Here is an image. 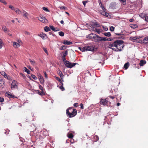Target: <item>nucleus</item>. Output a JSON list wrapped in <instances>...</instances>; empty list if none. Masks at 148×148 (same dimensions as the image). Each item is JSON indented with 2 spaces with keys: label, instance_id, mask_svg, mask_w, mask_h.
I'll list each match as a JSON object with an SVG mask.
<instances>
[{
  "label": "nucleus",
  "instance_id": "obj_1",
  "mask_svg": "<svg viewBox=\"0 0 148 148\" xmlns=\"http://www.w3.org/2000/svg\"><path fill=\"white\" fill-rule=\"evenodd\" d=\"M116 47L115 48V51H120L124 47L123 41L122 40H117Z\"/></svg>",
  "mask_w": 148,
  "mask_h": 148
},
{
  "label": "nucleus",
  "instance_id": "obj_2",
  "mask_svg": "<svg viewBox=\"0 0 148 148\" xmlns=\"http://www.w3.org/2000/svg\"><path fill=\"white\" fill-rule=\"evenodd\" d=\"M117 40L113 42H110L108 46V48L115 51V48L116 47Z\"/></svg>",
  "mask_w": 148,
  "mask_h": 148
},
{
  "label": "nucleus",
  "instance_id": "obj_3",
  "mask_svg": "<svg viewBox=\"0 0 148 148\" xmlns=\"http://www.w3.org/2000/svg\"><path fill=\"white\" fill-rule=\"evenodd\" d=\"M64 63L65 64L66 67L70 68H71L75 66L76 64H78L77 63H71L68 60L65 61Z\"/></svg>",
  "mask_w": 148,
  "mask_h": 148
},
{
  "label": "nucleus",
  "instance_id": "obj_4",
  "mask_svg": "<svg viewBox=\"0 0 148 148\" xmlns=\"http://www.w3.org/2000/svg\"><path fill=\"white\" fill-rule=\"evenodd\" d=\"M77 114V110L76 109L73 110V111L67 114V116L69 118L75 116Z\"/></svg>",
  "mask_w": 148,
  "mask_h": 148
},
{
  "label": "nucleus",
  "instance_id": "obj_5",
  "mask_svg": "<svg viewBox=\"0 0 148 148\" xmlns=\"http://www.w3.org/2000/svg\"><path fill=\"white\" fill-rule=\"evenodd\" d=\"M38 19L41 22L43 23H47L48 22V20L44 16H40L38 18Z\"/></svg>",
  "mask_w": 148,
  "mask_h": 148
},
{
  "label": "nucleus",
  "instance_id": "obj_6",
  "mask_svg": "<svg viewBox=\"0 0 148 148\" xmlns=\"http://www.w3.org/2000/svg\"><path fill=\"white\" fill-rule=\"evenodd\" d=\"M95 35L92 41L95 42H100V38H101V37L96 34H95Z\"/></svg>",
  "mask_w": 148,
  "mask_h": 148
},
{
  "label": "nucleus",
  "instance_id": "obj_7",
  "mask_svg": "<svg viewBox=\"0 0 148 148\" xmlns=\"http://www.w3.org/2000/svg\"><path fill=\"white\" fill-rule=\"evenodd\" d=\"M100 103L101 104L103 105L104 106H108V102L106 99H101L100 100Z\"/></svg>",
  "mask_w": 148,
  "mask_h": 148
},
{
  "label": "nucleus",
  "instance_id": "obj_8",
  "mask_svg": "<svg viewBox=\"0 0 148 148\" xmlns=\"http://www.w3.org/2000/svg\"><path fill=\"white\" fill-rule=\"evenodd\" d=\"M68 55V50H66L65 51V52L63 53L62 57V59L64 62H65V61H67L66 60L65 57Z\"/></svg>",
  "mask_w": 148,
  "mask_h": 148
},
{
  "label": "nucleus",
  "instance_id": "obj_9",
  "mask_svg": "<svg viewBox=\"0 0 148 148\" xmlns=\"http://www.w3.org/2000/svg\"><path fill=\"white\" fill-rule=\"evenodd\" d=\"M39 79L40 81V83L43 84H44V80L42 76L40 74H39L38 75Z\"/></svg>",
  "mask_w": 148,
  "mask_h": 148
},
{
  "label": "nucleus",
  "instance_id": "obj_10",
  "mask_svg": "<svg viewBox=\"0 0 148 148\" xmlns=\"http://www.w3.org/2000/svg\"><path fill=\"white\" fill-rule=\"evenodd\" d=\"M17 82L15 80H14L11 84V87L12 88H15L16 87H17L16 85Z\"/></svg>",
  "mask_w": 148,
  "mask_h": 148
},
{
  "label": "nucleus",
  "instance_id": "obj_11",
  "mask_svg": "<svg viewBox=\"0 0 148 148\" xmlns=\"http://www.w3.org/2000/svg\"><path fill=\"white\" fill-rule=\"evenodd\" d=\"M38 36L41 37L43 40L45 39H46L45 38V37H47V35L43 33L38 34Z\"/></svg>",
  "mask_w": 148,
  "mask_h": 148
},
{
  "label": "nucleus",
  "instance_id": "obj_12",
  "mask_svg": "<svg viewBox=\"0 0 148 148\" xmlns=\"http://www.w3.org/2000/svg\"><path fill=\"white\" fill-rule=\"evenodd\" d=\"M95 35V34L91 33L86 36V38H88L92 40L94 36Z\"/></svg>",
  "mask_w": 148,
  "mask_h": 148
},
{
  "label": "nucleus",
  "instance_id": "obj_13",
  "mask_svg": "<svg viewBox=\"0 0 148 148\" xmlns=\"http://www.w3.org/2000/svg\"><path fill=\"white\" fill-rule=\"evenodd\" d=\"M8 97L9 98H16V97L14 96V95H12L11 92H8L6 93Z\"/></svg>",
  "mask_w": 148,
  "mask_h": 148
},
{
  "label": "nucleus",
  "instance_id": "obj_14",
  "mask_svg": "<svg viewBox=\"0 0 148 148\" xmlns=\"http://www.w3.org/2000/svg\"><path fill=\"white\" fill-rule=\"evenodd\" d=\"M73 110H75V109L73 108L72 107H70L67 109L66 110V113L67 115L72 112Z\"/></svg>",
  "mask_w": 148,
  "mask_h": 148
},
{
  "label": "nucleus",
  "instance_id": "obj_15",
  "mask_svg": "<svg viewBox=\"0 0 148 148\" xmlns=\"http://www.w3.org/2000/svg\"><path fill=\"white\" fill-rule=\"evenodd\" d=\"M86 51H92L94 49V48L92 46H86Z\"/></svg>",
  "mask_w": 148,
  "mask_h": 148
},
{
  "label": "nucleus",
  "instance_id": "obj_16",
  "mask_svg": "<svg viewBox=\"0 0 148 148\" xmlns=\"http://www.w3.org/2000/svg\"><path fill=\"white\" fill-rule=\"evenodd\" d=\"M116 34L118 36H120L118 38L119 39H123L125 37L123 36V34L121 33H116Z\"/></svg>",
  "mask_w": 148,
  "mask_h": 148
},
{
  "label": "nucleus",
  "instance_id": "obj_17",
  "mask_svg": "<svg viewBox=\"0 0 148 148\" xmlns=\"http://www.w3.org/2000/svg\"><path fill=\"white\" fill-rule=\"evenodd\" d=\"M146 63V61L145 60H142L140 61L139 65L140 66H143Z\"/></svg>",
  "mask_w": 148,
  "mask_h": 148
},
{
  "label": "nucleus",
  "instance_id": "obj_18",
  "mask_svg": "<svg viewBox=\"0 0 148 148\" xmlns=\"http://www.w3.org/2000/svg\"><path fill=\"white\" fill-rule=\"evenodd\" d=\"M92 139L93 142H94L97 141L99 140V138L97 136L95 135L93 137Z\"/></svg>",
  "mask_w": 148,
  "mask_h": 148
},
{
  "label": "nucleus",
  "instance_id": "obj_19",
  "mask_svg": "<svg viewBox=\"0 0 148 148\" xmlns=\"http://www.w3.org/2000/svg\"><path fill=\"white\" fill-rule=\"evenodd\" d=\"M62 43L65 45H70L72 44L73 43L72 42L69 41L68 40H66L63 42H62Z\"/></svg>",
  "mask_w": 148,
  "mask_h": 148
},
{
  "label": "nucleus",
  "instance_id": "obj_20",
  "mask_svg": "<svg viewBox=\"0 0 148 148\" xmlns=\"http://www.w3.org/2000/svg\"><path fill=\"white\" fill-rule=\"evenodd\" d=\"M13 46L15 48H17L18 47L20 46V45L18 43L14 42L13 43Z\"/></svg>",
  "mask_w": 148,
  "mask_h": 148
},
{
  "label": "nucleus",
  "instance_id": "obj_21",
  "mask_svg": "<svg viewBox=\"0 0 148 148\" xmlns=\"http://www.w3.org/2000/svg\"><path fill=\"white\" fill-rule=\"evenodd\" d=\"M50 28L54 31H57L59 30V29H58V28L56 29L53 26L50 25L49 26Z\"/></svg>",
  "mask_w": 148,
  "mask_h": 148
},
{
  "label": "nucleus",
  "instance_id": "obj_22",
  "mask_svg": "<svg viewBox=\"0 0 148 148\" xmlns=\"http://www.w3.org/2000/svg\"><path fill=\"white\" fill-rule=\"evenodd\" d=\"M23 16L24 17H25L27 18H28V14L26 11H25L23 10Z\"/></svg>",
  "mask_w": 148,
  "mask_h": 148
},
{
  "label": "nucleus",
  "instance_id": "obj_23",
  "mask_svg": "<svg viewBox=\"0 0 148 148\" xmlns=\"http://www.w3.org/2000/svg\"><path fill=\"white\" fill-rule=\"evenodd\" d=\"M67 136L69 138H73L74 137V135L71 133H68L67 134Z\"/></svg>",
  "mask_w": 148,
  "mask_h": 148
},
{
  "label": "nucleus",
  "instance_id": "obj_24",
  "mask_svg": "<svg viewBox=\"0 0 148 148\" xmlns=\"http://www.w3.org/2000/svg\"><path fill=\"white\" fill-rule=\"evenodd\" d=\"M130 65L129 63L128 62H127L125 64L124 66V68L125 69H127L129 67Z\"/></svg>",
  "mask_w": 148,
  "mask_h": 148
},
{
  "label": "nucleus",
  "instance_id": "obj_25",
  "mask_svg": "<svg viewBox=\"0 0 148 148\" xmlns=\"http://www.w3.org/2000/svg\"><path fill=\"white\" fill-rule=\"evenodd\" d=\"M79 49L82 52L86 51V46L83 47H79Z\"/></svg>",
  "mask_w": 148,
  "mask_h": 148
},
{
  "label": "nucleus",
  "instance_id": "obj_26",
  "mask_svg": "<svg viewBox=\"0 0 148 148\" xmlns=\"http://www.w3.org/2000/svg\"><path fill=\"white\" fill-rule=\"evenodd\" d=\"M38 94L42 96L45 95V93L44 92V91H41L38 90Z\"/></svg>",
  "mask_w": 148,
  "mask_h": 148
},
{
  "label": "nucleus",
  "instance_id": "obj_27",
  "mask_svg": "<svg viewBox=\"0 0 148 148\" xmlns=\"http://www.w3.org/2000/svg\"><path fill=\"white\" fill-rule=\"evenodd\" d=\"M15 12L18 14H20L21 13V11L18 8L15 9Z\"/></svg>",
  "mask_w": 148,
  "mask_h": 148
},
{
  "label": "nucleus",
  "instance_id": "obj_28",
  "mask_svg": "<svg viewBox=\"0 0 148 148\" xmlns=\"http://www.w3.org/2000/svg\"><path fill=\"white\" fill-rule=\"evenodd\" d=\"M4 84V81L0 78V88L3 86Z\"/></svg>",
  "mask_w": 148,
  "mask_h": 148
},
{
  "label": "nucleus",
  "instance_id": "obj_29",
  "mask_svg": "<svg viewBox=\"0 0 148 148\" xmlns=\"http://www.w3.org/2000/svg\"><path fill=\"white\" fill-rule=\"evenodd\" d=\"M93 25L95 26L96 27H101L100 24L97 22L93 24Z\"/></svg>",
  "mask_w": 148,
  "mask_h": 148
},
{
  "label": "nucleus",
  "instance_id": "obj_30",
  "mask_svg": "<svg viewBox=\"0 0 148 148\" xmlns=\"http://www.w3.org/2000/svg\"><path fill=\"white\" fill-rule=\"evenodd\" d=\"M1 74L2 75L4 76L5 78L6 77H7V75L5 73V72L3 71H2L1 72Z\"/></svg>",
  "mask_w": 148,
  "mask_h": 148
},
{
  "label": "nucleus",
  "instance_id": "obj_31",
  "mask_svg": "<svg viewBox=\"0 0 148 148\" xmlns=\"http://www.w3.org/2000/svg\"><path fill=\"white\" fill-rule=\"evenodd\" d=\"M138 42L141 43V44H145L147 43V42H145L143 40H138Z\"/></svg>",
  "mask_w": 148,
  "mask_h": 148
},
{
  "label": "nucleus",
  "instance_id": "obj_32",
  "mask_svg": "<svg viewBox=\"0 0 148 148\" xmlns=\"http://www.w3.org/2000/svg\"><path fill=\"white\" fill-rule=\"evenodd\" d=\"M2 28L3 30L4 31L8 32L9 31L5 26H2Z\"/></svg>",
  "mask_w": 148,
  "mask_h": 148
},
{
  "label": "nucleus",
  "instance_id": "obj_33",
  "mask_svg": "<svg viewBox=\"0 0 148 148\" xmlns=\"http://www.w3.org/2000/svg\"><path fill=\"white\" fill-rule=\"evenodd\" d=\"M30 61L31 64L33 66H35L36 65V63L34 60H30Z\"/></svg>",
  "mask_w": 148,
  "mask_h": 148
},
{
  "label": "nucleus",
  "instance_id": "obj_34",
  "mask_svg": "<svg viewBox=\"0 0 148 148\" xmlns=\"http://www.w3.org/2000/svg\"><path fill=\"white\" fill-rule=\"evenodd\" d=\"M44 30L46 32H47L50 30V29L49 28L48 26H45L44 28Z\"/></svg>",
  "mask_w": 148,
  "mask_h": 148
},
{
  "label": "nucleus",
  "instance_id": "obj_35",
  "mask_svg": "<svg viewBox=\"0 0 148 148\" xmlns=\"http://www.w3.org/2000/svg\"><path fill=\"white\" fill-rule=\"evenodd\" d=\"M104 35L106 36L110 37L111 36V34L110 32H106L103 34Z\"/></svg>",
  "mask_w": 148,
  "mask_h": 148
},
{
  "label": "nucleus",
  "instance_id": "obj_36",
  "mask_svg": "<svg viewBox=\"0 0 148 148\" xmlns=\"http://www.w3.org/2000/svg\"><path fill=\"white\" fill-rule=\"evenodd\" d=\"M25 69V71L27 72L28 74H30V71L28 69H27L26 67L24 68Z\"/></svg>",
  "mask_w": 148,
  "mask_h": 148
},
{
  "label": "nucleus",
  "instance_id": "obj_37",
  "mask_svg": "<svg viewBox=\"0 0 148 148\" xmlns=\"http://www.w3.org/2000/svg\"><path fill=\"white\" fill-rule=\"evenodd\" d=\"M58 74L59 75L60 78H62V77H64V75L62 73L61 71L59 70L58 72Z\"/></svg>",
  "mask_w": 148,
  "mask_h": 148
},
{
  "label": "nucleus",
  "instance_id": "obj_38",
  "mask_svg": "<svg viewBox=\"0 0 148 148\" xmlns=\"http://www.w3.org/2000/svg\"><path fill=\"white\" fill-rule=\"evenodd\" d=\"M108 38L106 37L103 38L101 37V38H100V41H107Z\"/></svg>",
  "mask_w": 148,
  "mask_h": 148
},
{
  "label": "nucleus",
  "instance_id": "obj_39",
  "mask_svg": "<svg viewBox=\"0 0 148 148\" xmlns=\"http://www.w3.org/2000/svg\"><path fill=\"white\" fill-rule=\"evenodd\" d=\"M101 14L106 16H107L108 15V13L106 12H102L101 13Z\"/></svg>",
  "mask_w": 148,
  "mask_h": 148
},
{
  "label": "nucleus",
  "instance_id": "obj_40",
  "mask_svg": "<svg viewBox=\"0 0 148 148\" xmlns=\"http://www.w3.org/2000/svg\"><path fill=\"white\" fill-rule=\"evenodd\" d=\"M58 33H59V35L61 36H64V33L62 32V31L60 32H58Z\"/></svg>",
  "mask_w": 148,
  "mask_h": 148
},
{
  "label": "nucleus",
  "instance_id": "obj_41",
  "mask_svg": "<svg viewBox=\"0 0 148 148\" xmlns=\"http://www.w3.org/2000/svg\"><path fill=\"white\" fill-rule=\"evenodd\" d=\"M60 8L61 10H66L67 9V8L65 6H62L61 7H60Z\"/></svg>",
  "mask_w": 148,
  "mask_h": 148
},
{
  "label": "nucleus",
  "instance_id": "obj_42",
  "mask_svg": "<svg viewBox=\"0 0 148 148\" xmlns=\"http://www.w3.org/2000/svg\"><path fill=\"white\" fill-rule=\"evenodd\" d=\"M66 48V46L64 45L62 46L61 47V48L60 49V50H62L65 49Z\"/></svg>",
  "mask_w": 148,
  "mask_h": 148
},
{
  "label": "nucleus",
  "instance_id": "obj_43",
  "mask_svg": "<svg viewBox=\"0 0 148 148\" xmlns=\"http://www.w3.org/2000/svg\"><path fill=\"white\" fill-rule=\"evenodd\" d=\"M55 78L56 80L59 82H61V80L60 78L58 77H56Z\"/></svg>",
  "mask_w": 148,
  "mask_h": 148
},
{
  "label": "nucleus",
  "instance_id": "obj_44",
  "mask_svg": "<svg viewBox=\"0 0 148 148\" xmlns=\"http://www.w3.org/2000/svg\"><path fill=\"white\" fill-rule=\"evenodd\" d=\"M31 76L33 79L34 80H36L37 79V77L35 75L33 74H32L31 75Z\"/></svg>",
  "mask_w": 148,
  "mask_h": 148
},
{
  "label": "nucleus",
  "instance_id": "obj_45",
  "mask_svg": "<svg viewBox=\"0 0 148 148\" xmlns=\"http://www.w3.org/2000/svg\"><path fill=\"white\" fill-rule=\"evenodd\" d=\"M100 30L101 29H98L97 28L95 29V31H96V32L98 33V34H100Z\"/></svg>",
  "mask_w": 148,
  "mask_h": 148
},
{
  "label": "nucleus",
  "instance_id": "obj_46",
  "mask_svg": "<svg viewBox=\"0 0 148 148\" xmlns=\"http://www.w3.org/2000/svg\"><path fill=\"white\" fill-rule=\"evenodd\" d=\"M10 131L8 130H7L5 131V134H9Z\"/></svg>",
  "mask_w": 148,
  "mask_h": 148
},
{
  "label": "nucleus",
  "instance_id": "obj_47",
  "mask_svg": "<svg viewBox=\"0 0 148 148\" xmlns=\"http://www.w3.org/2000/svg\"><path fill=\"white\" fill-rule=\"evenodd\" d=\"M42 9L44 10L45 11H47V12H49V10H48V9L47 8H45L43 7V8Z\"/></svg>",
  "mask_w": 148,
  "mask_h": 148
},
{
  "label": "nucleus",
  "instance_id": "obj_48",
  "mask_svg": "<svg viewBox=\"0 0 148 148\" xmlns=\"http://www.w3.org/2000/svg\"><path fill=\"white\" fill-rule=\"evenodd\" d=\"M114 28L113 26H111L110 27V29L111 31L112 32L114 30Z\"/></svg>",
  "mask_w": 148,
  "mask_h": 148
},
{
  "label": "nucleus",
  "instance_id": "obj_49",
  "mask_svg": "<svg viewBox=\"0 0 148 148\" xmlns=\"http://www.w3.org/2000/svg\"><path fill=\"white\" fill-rule=\"evenodd\" d=\"M143 40L145 42V41H147H147H148V36L145 37L144 38V39Z\"/></svg>",
  "mask_w": 148,
  "mask_h": 148
},
{
  "label": "nucleus",
  "instance_id": "obj_50",
  "mask_svg": "<svg viewBox=\"0 0 148 148\" xmlns=\"http://www.w3.org/2000/svg\"><path fill=\"white\" fill-rule=\"evenodd\" d=\"M140 16L142 18H144L145 17V15L143 13L140 14Z\"/></svg>",
  "mask_w": 148,
  "mask_h": 148
},
{
  "label": "nucleus",
  "instance_id": "obj_51",
  "mask_svg": "<svg viewBox=\"0 0 148 148\" xmlns=\"http://www.w3.org/2000/svg\"><path fill=\"white\" fill-rule=\"evenodd\" d=\"M60 88L62 91H63L65 90V89H64V88L63 87V86H60Z\"/></svg>",
  "mask_w": 148,
  "mask_h": 148
},
{
  "label": "nucleus",
  "instance_id": "obj_52",
  "mask_svg": "<svg viewBox=\"0 0 148 148\" xmlns=\"http://www.w3.org/2000/svg\"><path fill=\"white\" fill-rule=\"evenodd\" d=\"M39 88L41 90V91H43V88L42 86L40 85H39Z\"/></svg>",
  "mask_w": 148,
  "mask_h": 148
},
{
  "label": "nucleus",
  "instance_id": "obj_53",
  "mask_svg": "<svg viewBox=\"0 0 148 148\" xmlns=\"http://www.w3.org/2000/svg\"><path fill=\"white\" fill-rule=\"evenodd\" d=\"M0 1L4 3L5 5H6L7 4V2L4 1L3 0H0Z\"/></svg>",
  "mask_w": 148,
  "mask_h": 148
},
{
  "label": "nucleus",
  "instance_id": "obj_54",
  "mask_svg": "<svg viewBox=\"0 0 148 148\" xmlns=\"http://www.w3.org/2000/svg\"><path fill=\"white\" fill-rule=\"evenodd\" d=\"M24 33L25 34L27 35H29L30 34L29 32L26 31H25Z\"/></svg>",
  "mask_w": 148,
  "mask_h": 148
},
{
  "label": "nucleus",
  "instance_id": "obj_55",
  "mask_svg": "<svg viewBox=\"0 0 148 148\" xmlns=\"http://www.w3.org/2000/svg\"><path fill=\"white\" fill-rule=\"evenodd\" d=\"M43 50L46 53H47V55H48V51L47 50V49L44 47H43Z\"/></svg>",
  "mask_w": 148,
  "mask_h": 148
},
{
  "label": "nucleus",
  "instance_id": "obj_56",
  "mask_svg": "<svg viewBox=\"0 0 148 148\" xmlns=\"http://www.w3.org/2000/svg\"><path fill=\"white\" fill-rule=\"evenodd\" d=\"M5 78H7L8 80H12L11 77L7 75V77H5Z\"/></svg>",
  "mask_w": 148,
  "mask_h": 148
},
{
  "label": "nucleus",
  "instance_id": "obj_57",
  "mask_svg": "<svg viewBox=\"0 0 148 148\" xmlns=\"http://www.w3.org/2000/svg\"><path fill=\"white\" fill-rule=\"evenodd\" d=\"M9 8L11 9L12 10H14L15 9L14 8L12 5H10L9 6Z\"/></svg>",
  "mask_w": 148,
  "mask_h": 148
},
{
  "label": "nucleus",
  "instance_id": "obj_58",
  "mask_svg": "<svg viewBox=\"0 0 148 148\" xmlns=\"http://www.w3.org/2000/svg\"><path fill=\"white\" fill-rule=\"evenodd\" d=\"M78 106L79 104L77 103H74L73 104V106L75 107H77Z\"/></svg>",
  "mask_w": 148,
  "mask_h": 148
},
{
  "label": "nucleus",
  "instance_id": "obj_59",
  "mask_svg": "<svg viewBox=\"0 0 148 148\" xmlns=\"http://www.w3.org/2000/svg\"><path fill=\"white\" fill-rule=\"evenodd\" d=\"M43 73L44 74L45 77L46 78H47L48 77L46 72L45 71H44Z\"/></svg>",
  "mask_w": 148,
  "mask_h": 148
},
{
  "label": "nucleus",
  "instance_id": "obj_60",
  "mask_svg": "<svg viewBox=\"0 0 148 148\" xmlns=\"http://www.w3.org/2000/svg\"><path fill=\"white\" fill-rule=\"evenodd\" d=\"M88 2L87 1H82V3L84 4V6H85V5L86 4V3Z\"/></svg>",
  "mask_w": 148,
  "mask_h": 148
},
{
  "label": "nucleus",
  "instance_id": "obj_61",
  "mask_svg": "<svg viewBox=\"0 0 148 148\" xmlns=\"http://www.w3.org/2000/svg\"><path fill=\"white\" fill-rule=\"evenodd\" d=\"M71 139L70 140V142L72 143H74V140L72 138H70Z\"/></svg>",
  "mask_w": 148,
  "mask_h": 148
},
{
  "label": "nucleus",
  "instance_id": "obj_62",
  "mask_svg": "<svg viewBox=\"0 0 148 148\" xmlns=\"http://www.w3.org/2000/svg\"><path fill=\"white\" fill-rule=\"evenodd\" d=\"M80 105V106H81L80 108L82 109H84V107L83 105L82 104V103H81Z\"/></svg>",
  "mask_w": 148,
  "mask_h": 148
},
{
  "label": "nucleus",
  "instance_id": "obj_63",
  "mask_svg": "<svg viewBox=\"0 0 148 148\" xmlns=\"http://www.w3.org/2000/svg\"><path fill=\"white\" fill-rule=\"evenodd\" d=\"M4 99L3 98L0 97V102H2L3 101Z\"/></svg>",
  "mask_w": 148,
  "mask_h": 148
},
{
  "label": "nucleus",
  "instance_id": "obj_64",
  "mask_svg": "<svg viewBox=\"0 0 148 148\" xmlns=\"http://www.w3.org/2000/svg\"><path fill=\"white\" fill-rule=\"evenodd\" d=\"M145 20L148 21V16H146L145 17Z\"/></svg>",
  "mask_w": 148,
  "mask_h": 148
}]
</instances>
